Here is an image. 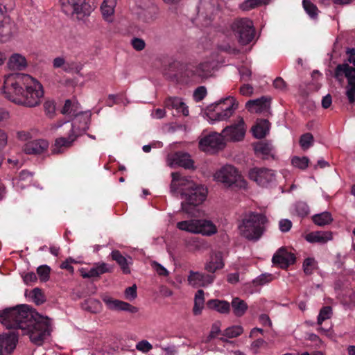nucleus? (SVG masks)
<instances>
[{"label": "nucleus", "mask_w": 355, "mask_h": 355, "mask_svg": "<svg viewBox=\"0 0 355 355\" xmlns=\"http://www.w3.org/2000/svg\"><path fill=\"white\" fill-rule=\"evenodd\" d=\"M266 343L265 340L262 338L255 340L251 343L250 349L254 354L259 353V349Z\"/></svg>", "instance_id": "4d7b16f0"}, {"label": "nucleus", "mask_w": 355, "mask_h": 355, "mask_svg": "<svg viewBox=\"0 0 355 355\" xmlns=\"http://www.w3.org/2000/svg\"><path fill=\"white\" fill-rule=\"evenodd\" d=\"M187 279L189 285L193 287H205L214 282L215 275L191 270Z\"/></svg>", "instance_id": "dca6fc26"}, {"label": "nucleus", "mask_w": 355, "mask_h": 355, "mask_svg": "<svg viewBox=\"0 0 355 355\" xmlns=\"http://www.w3.org/2000/svg\"><path fill=\"white\" fill-rule=\"evenodd\" d=\"M32 297L37 304H40L44 302V296L40 288H35L33 290Z\"/></svg>", "instance_id": "13d9d810"}, {"label": "nucleus", "mask_w": 355, "mask_h": 355, "mask_svg": "<svg viewBox=\"0 0 355 355\" xmlns=\"http://www.w3.org/2000/svg\"><path fill=\"white\" fill-rule=\"evenodd\" d=\"M24 282L26 284H31L37 281V276L33 272H30L23 276Z\"/></svg>", "instance_id": "338daca9"}, {"label": "nucleus", "mask_w": 355, "mask_h": 355, "mask_svg": "<svg viewBox=\"0 0 355 355\" xmlns=\"http://www.w3.org/2000/svg\"><path fill=\"white\" fill-rule=\"evenodd\" d=\"M249 178L261 187H267L275 180L273 171L264 168H254L249 171Z\"/></svg>", "instance_id": "4468645a"}, {"label": "nucleus", "mask_w": 355, "mask_h": 355, "mask_svg": "<svg viewBox=\"0 0 355 355\" xmlns=\"http://www.w3.org/2000/svg\"><path fill=\"white\" fill-rule=\"evenodd\" d=\"M214 179L226 187L245 189L247 182L238 170L232 165H225L214 175Z\"/></svg>", "instance_id": "39448f33"}, {"label": "nucleus", "mask_w": 355, "mask_h": 355, "mask_svg": "<svg viewBox=\"0 0 355 355\" xmlns=\"http://www.w3.org/2000/svg\"><path fill=\"white\" fill-rule=\"evenodd\" d=\"M168 162L171 166H179L188 169L193 168V162L187 153L177 152L168 157Z\"/></svg>", "instance_id": "6ab92c4d"}, {"label": "nucleus", "mask_w": 355, "mask_h": 355, "mask_svg": "<svg viewBox=\"0 0 355 355\" xmlns=\"http://www.w3.org/2000/svg\"><path fill=\"white\" fill-rule=\"evenodd\" d=\"M6 8L0 4V42H8L15 33V24L6 15Z\"/></svg>", "instance_id": "f8f14e48"}, {"label": "nucleus", "mask_w": 355, "mask_h": 355, "mask_svg": "<svg viewBox=\"0 0 355 355\" xmlns=\"http://www.w3.org/2000/svg\"><path fill=\"white\" fill-rule=\"evenodd\" d=\"M44 108L46 116L52 118L55 112V105L52 101H46L44 104Z\"/></svg>", "instance_id": "864d4df0"}, {"label": "nucleus", "mask_w": 355, "mask_h": 355, "mask_svg": "<svg viewBox=\"0 0 355 355\" xmlns=\"http://www.w3.org/2000/svg\"><path fill=\"white\" fill-rule=\"evenodd\" d=\"M239 74L242 80H248L251 77L252 71L246 67H241L239 69Z\"/></svg>", "instance_id": "680f3d73"}, {"label": "nucleus", "mask_w": 355, "mask_h": 355, "mask_svg": "<svg viewBox=\"0 0 355 355\" xmlns=\"http://www.w3.org/2000/svg\"><path fill=\"white\" fill-rule=\"evenodd\" d=\"M216 8L211 0H202L198 8V18L205 19V26H208Z\"/></svg>", "instance_id": "412c9836"}, {"label": "nucleus", "mask_w": 355, "mask_h": 355, "mask_svg": "<svg viewBox=\"0 0 355 355\" xmlns=\"http://www.w3.org/2000/svg\"><path fill=\"white\" fill-rule=\"evenodd\" d=\"M6 65L11 71H23L28 67V62L24 55L14 53L9 57Z\"/></svg>", "instance_id": "a878e982"}, {"label": "nucleus", "mask_w": 355, "mask_h": 355, "mask_svg": "<svg viewBox=\"0 0 355 355\" xmlns=\"http://www.w3.org/2000/svg\"><path fill=\"white\" fill-rule=\"evenodd\" d=\"M254 150L257 155L261 156L263 159L274 157L275 150L270 144L259 142L254 145Z\"/></svg>", "instance_id": "7c9ffc66"}, {"label": "nucleus", "mask_w": 355, "mask_h": 355, "mask_svg": "<svg viewBox=\"0 0 355 355\" xmlns=\"http://www.w3.org/2000/svg\"><path fill=\"white\" fill-rule=\"evenodd\" d=\"M78 103H73L71 100H67L62 109L61 112L63 114H72L73 115L76 114V112L78 108Z\"/></svg>", "instance_id": "a18cd8bd"}, {"label": "nucleus", "mask_w": 355, "mask_h": 355, "mask_svg": "<svg viewBox=\"0 0 355 355\" xmlns=\"http://www.w3.org/2000/svg\"><path fill=\"white\" fill-rule=\"evenodd\" d=\"M78 137V135L73 132H70L68 130V136L60 137L55 140L54 144L52 146L51 153L53 154L62 153L65 150L71 148L73 142Z\"/></svg>", "instance_id": "f3484780"}, {"label": "nucleus", "mask_w": 355, "mask_h": 355, "mask_svg": "<svg viewBox=\"0 0 355 355\" xmlns=\"http://www.w3.org/2000/svg\"><path fill=\"white\" fill-rule=\"evenodd\" d=\"M103 302L107 304V309H115L116 311H132L131 306L121 301L112 300L109 297H105L103 299Z\"/></svg>", "instance_id": "f704fd0d"}, {"label": "nucleus", "mask_w": 355, "mask_h": 355, "mask_svg": "<svg viewBox=\"0 0 355 355\" xmlns=\"http://www.w3.org/2000/svg\"><path fill=\"white\" fill-rule=\"evenodd\" d=\"M111 257L120 266L123 273H130L129 265L131 264V258H129L130 261H128L119 250H113L111 252Z\"/></svg>", "instance_id": "473e14b6"}, {"label": "nucleus", "mask_w": 355, "mask_h": 355, "mask_svg": "<svg viewBox=\"0 0 355 355\" xmlns=\"http://www.w3.org/2000/svg\"><path fill=\"white\" fill-rule=\"evenodd\" d=\"M213 73L214 65L213 63L209 61L202 62L197 65L191 66L188 67L186 71L187 76L201 80L212 76Z\"/></svg>", "instance_id": "ddd939ff"}, {"label": "nucleus", "mask_w": 355, "mask_h": 355, "mask_svg": "<svg viewBox=\"0 0 355 355\" xmlns=\"http://www.w3.org/2000/svg\"><path fill=\"white\" fill-rule=\"evenodd\" d=\"M151 266L153 269L159 275L161 276H168V271L161 264L158 263L156 261H153L151 263Z\"/></svg>", "instance_id": "5fc2aeb1"}, {"label": "nucleus", "mask_w": 355, "mask_h": 355, "mask_svg": "<svg viewBox=\"0 0 355 355\" xmlns=\"http://www.w3.org/2000/svg\"><path fill=\"white\" fill-rule=\"evenodd\" d=\"M232 306L234 311H246L248 309L247 303L239 297L232 300Z\"/></svg>", "instance_id": "8fccbe9b"}, {"label": "nucleus", "mask_w": 355, "mask_h": 355, "mask_svg": "<svg viewBox=\"0 0 355 355\" xmlns=\"http://www.w3.org/2000/svg\"><path fill=\"white\" fill-rule=\"evenodd\" d=\"M268 219L263 214L249 212L244 215L238 225L239 234L248 241H257L265 231Z\"/></svg>", "instance_id": "20e7f679"}, {"label": "nucleus", "mask_w": 355, "mask_h": 355, "mask_svg": "<svg viewBox=\"0 0 355 355\" xmlns=\"http://www.w3.org/2000/svg\"><path fill=\"white\" fill-rule=\"evenodd\" d=\"M317 268V261L313 258H306L303 263L304 272L306 275H311Z\"/></svg>", "instance_id": "49530a36"}, {"label": "nucleus", "mask_w": 355, "mask_h": 355, "mask_svg": "<svg viewBox=\"0 0 355 355\" xmlns=\"http://www.w3.org/2000/svg\"><path fill=\"white\" fill-rule=\"evenodd\" d=\"M272 280L271 275H266L263 274L259 276L255 280L254 282L258 285H263L266 283H268Z\"/></svg>", "instance_id": "0e129e2a"}, {"label": "nucleus", "mask_w": 355, "mask_h": 355, "mask_svg": "<svg viewBox=\"0 0 355 355\" xmlns=\"http://www.w3.org/2000/svg\"><path fill=\"white\" fill-rule=\"evenodd\" d=\"M270 129L269 121L266 119H260L257 121L256 125L252 128L253 135L258 139L263 138Z\"/></svg>", "instance_id": "2f4dec72"}, {"label": "nucleus", "mask_w": 355, "mask_h": 355, "mask_svg": "<svg viewBox=\"0 0 355 355\" xmlns=\"http://www.w3.org/2000/svg\"><path fill=\"white\" fill-rule=\"evenodd\" d=\"M171 176V192L173 195L180 193L181 198L185 199V202L181 203L182 210L187 214H191L193 211L191 207L198 206L205 200L206 189L196 184L189 178L181 177L178 173H173Z\"/></svg>", "instance_id": "7ed1b4c3"}, {"label": "nucleus", "mask_w": 355, "mask_h": 355, "mask_svg": "<svg viewBox=\"0 0 355 355\" xmlns=\"http://www.w3.org/2000/svg\"><path fill=\"white\" fill-rule=\"evenodd\" d=\"M347 66H342L339 69L345 68L347 69L346 78L347 80V85L345 87V95L349 103L353 104L355 103V70L349 69Z\"/></svg>", "instance_id": "393cba45"}, {"label": "nucleus", "mask_w": 355, "mask_h": 355, "mask_svg": "<svg viewBox=\"0 0 355 355\" xmlns=\"http://www.w3.org/2000/svg\"><path fill=\"white\" fill-rule=\"evenodd\" d=\"M313 222L318 226H324L331 223L333 220L331 214L328 211L315 214L312 217Z\"/></svg>", "instance_id": "58836bf2"}, {"label": "nucleus", "mask_w": 355, "mask_h": 355, "mask_svg": "<svg viewBox=\"0 0 355 355\" xmlns=\"http://www.w3.org/2000/svg\"><path fill=\"white\" fill-rule=\"evenodd\" d=\"M232 29L239 43L243 45L249 44L254 37L253 23L249 19L244 18L235 20L232 24Z\"/></svg>", "instance_id": "1a4fd4ad"}, {"label": "nucleus", "mask_w": 355, "mask_h": 355, "mask_svg": "<svg viewBox=\"0 0 355 355\" xmlns=\"http://www.w3.org/2000/svg\"><path fill=\"white\" fill-rule=\"evenodd\" d=\"M313 143V137L311 133L302 135L300 139V144L303 150L309 149Z\"/></svg>", "instance_id": "de8ad7c7"}, {"label": "nucleus", "mask_w": 355, "mask_h": 355, "mask_svg": "<svg viewBox=\"0 0 355 355\" xmlns=\"http://www.w3.org/2000/svg\"><path fill=\"white\" fill-rule=\"evenodd\" d=\"M254 89L252 85L245 84L240 87V93L243 96H249L253 94Z\"/></svg>", "instance_id": "69168bd1"}, {"label": "nucleus", "mask_w": 355, "mask_h": 355, "mask_svg": "<svg viewBox=\"0 0 355 355\" xmlns=\"http://www.w3.org/2000/svg\"><path fill=\"white\" fill-rule=\"evenodd\" d=\"M291 163L295 168L301 170L306 169L309 163V159L307 157H294L291 159Z\"/></svg>", "instance_id": "37998d69"}, {"label": "nucleus", "mask_w": 355, "mask_h": 355, "mask_svg": "<svg viewBox=\"0 0 355 355\" xmlns=\"http://www.w3.org/2000/svg\"><path fill=\"white\" fill-rule=\"evenodd\" d=\"M207 95V89L204 86L198 87L193 93V97L196 101H200Z\"/></svg>", "instance_id": "6e6d98bb"}, {"label": "nucleus", "mask_w": 355, "mask_h": 355, "mask_svg": "<svg viewBox=\"0 0 355 355\" xmlns=\"http://www.w3.org/2000/svg\"><path fill=\"white\" fill-rule=\"evenodd\" d=\"M207 309L214 311H229L230 303L225 300H211L207 303Z\"/></svg>", "instance_id": "4c0bfd02"}, {"label": "nucleus", "mask_w": 355, "mask_h": 355, "mask_svg": "<svg viewBox=\"0 0 355 355\" xmlns=\"http://www.w3.org/2000/svg\"><path fill=\"white\" fill-rule=\"evenodd\" d=\"M131 44L133 48L137 51H141L145 48V42L140 38H134L132 40Z\"/></svg>", "instance_id": "052dcab7"}, {"label": "nucleus", "mask_w": 355, "mask_h": 355, "mask_svg": "<svg viewBox=\"0 0 355 355\" xmlns=\"http://www.w3.org/2000/svg\"><path fill=\"white\" fill-rule=\"evenodd\" d=\"M161 349L165 352V355H178V351L175 345H168L161 347Z\"/></svg>", "instance_id": "774afa93"}, {"label": "nucleus", "mask_w": 355, "mask_h": 355, "mask_svg": "<svg viewBox=\"0 0 355 355\" xmlns=\"http://www.w3.org/2000/svg\"><path fill=\"white\" fill-rule=\"evenodd\" d=\"M137 18L142 23L150 24L156 19L157 15L153 10H143L138 12Z\"/></svg>", "instance_id": "ea45409f"}, {"label": "nucleus", "mask_w": 355, "mask_h": 355, "mask_svg": "<svg viewBox=\"0 0 355 355\" xmlns=\"http://www.w3.org/2000/svg\"><path fill=\"white\" fill-rule=\"evenodd\" d=\"M49 146V143L46 139H35L27 142L23 147L25 153L29 155H40L46 152Z\"/></svg>", "instance_id": "aec40b11"}, {"label": "nucleus", "mask_w": 355, "mask_h": 355, "mask_svg": "<svg viewBox=\"0 0 355 355\" xmlns=\"http://www.w3.org/2000/svg\"><path fill=\"white\" fill-rule=\"evenodd\" d=\"M224 266L222 252H214L210 254L209 259L206 262L205 270L213 275L218 270L223 268Z\"/></svg>", "instance_id": "5701e85b"}, {"label": "nucleus", "mask_w": 355, "mask_h": 355, "mask_svg": "<svg viewBox=\"0 0 355 355\" xmlns=\"http://www.w3.org/2000/svg\"><path fill=\"white\" fill-rule=\"evenodd\" d=\"M204 291L202 290H198L195 295L194 307L193 311H202L204 309Z\"/></svg>", "instance_id": "c03bdc74"}, {"label": "nucleus", "mask_w": 355, "mask_h": 355, "mask_svg": "<svg viewBox=\"0 0 355 355\" xmlns=\"http://www.w3.org/2000/svg\"><path fill=\"white\" fill-rule=\"evenodd\" d=\"M125 295L127 299H135L137 297V286L133 285L128 287L125 291Z\"/></svg>", "instance_id": "e2e57ef3"}, {"label": "nucleus", "mask_w": 355, "mask_h": 355, "mask_svg": "<svg viewBox=\"0 0 355 355\" xmlns=\"http://www.w3.org/2000/svg\"><path fill=\"white\" fill-rule=\"evenodd\" d=\"M53 67L55 69L62 68L67 73H71L77 69V67L73 62H68L62 56L56 57L53 59Z\"/></svg>", "instance_id": "72a5a7b5"}, {"label": "nucleus", "mask_w": 355, "mask_h": 355, "mask_svg": "<svg viewBox=\"0 0 355 355\" xmlns=\"http://www.w3.org/2000/svg\"><path fill=\"white\" fill-rule=\"evenodd\" d=\"M305 239L309 243H325L333 239L332 232L329 231H316L307 234Z\"/></svg>", "instance_id": "c85d7f7f"}, {"label": "nucleus", "mask_w": 355, "mask_h": 355, "mask_svg": "<svg viewBox=\"0 0 355 355\" xmlns=\"http://www.w3.org/2000/svg\"><path fill=\"white\" fill-rule=\"evenodd\" d=\"M17 336L14 333L0 335V355H10L16 347Z\"/></svg>", "instance_id": "a211bd4d"}, {"label": "nucleus", "mask_w": 355, "mask_h": 355, "mask_svg": "<svg viewBox=\"0 0 355 355\" xmlns=\"http://www.w3.org/2000/svg\"><path fill=\"white\" fill-rule=\"evenodd\" d=\"M348 61H349V62L353 64L354 67H350L347 63H343V64H338L336 67V70H335V77L338 80H341V77L343 76H345L346 77V73H347V72H346L347 69L345 68H342L341 69H339L340 67L345 65V66L348 67L347 68H349V69L350 70L351 69L355 70V55L354 57H349Z\"/></svg>", "instance_id": "a19ab883"}, {"label": "nucleus", "mask_w": 355, "mask_h": 355, "mask_svg": "<svg viewBox=\"0 0 355 355\" xmlns=\"http://www.w3.org/2000/svg\"><path fill=\"white\" fill-rule=\"evenodd\" d=\"M270 99L266 97L250 100L246 103L247 109L252 113H264L269 110Z\"/></svg>", "instance_id": "b1692460"}, {"label": "nucleus", "mask_w": 355, "mask_h": 355, "mask_svg": "<svg viewBox=\"0 0 355 355\" xmlns=\"http://www.w3.org/2000/svg\"><path fill=\"white\" fill-rule=\"evenodd\" d=\"M177 227L182 231L203 236H211L217 233L216 226L209 220L191 219L177 223Z\"/></svg>", "instance_id": "0eeeda50"}, {"label": "nucleus", "mask_w": 355, "mask_h": 355, "mask_svg": "<svg viewBox=\"0 0 355 355\" xmlns=\"http://www.w3.org/2000/svg\"><path fill=\"white\" fill-rule=\"evenodd\" d=\"M62 11L67 15L78 20L89 16L94 7L91 0H60Z\"/></svg>", "instance_id": "423d86ee"}, {"label": "nucleus", "mask_w": 355, "mask_h": 355, "mask_svg": "<svg viewBox=\"0 0 355 355\" xmlns=\"http://www.w3.org/2000/svg\"><path fill=\"white\" fill-rule=\"evenodd\" d=\"M295 261V255L284 248H280L272 257V262L279 264L282 268H286L289 265L294 263Z\"/></svg>", "instance_id": "4be33fe9"}, {"label": "nucleus", "mask_w": 355, "mask_h": 355, "mask_svg": "<svg viewBox=\"0 0 355 355\" xmlns=\"http://www.w3.org/2000/svg\"><path fill=\"white\" fill-rule=\"evenodd\" d=\"M279 227L282 232H287L292 227V222L288 219H282L279 222Z\"/></svg>", "instance_id": "bf43d9fd"}, {"label": "nucleus", "mask_w": 355, "mask_h": 355, "mask_svg": "<svg viewBox=\"0 0 355 355\" xmlns=\"http://www.w3.org/2000/svg\"><path fill=\"white\" fill-rule=\"evenodd\" d=\"M295 211L300 217H304L309 212V206L306 202H298L295 205Z\"/></svg>", "instance_id": "09e8293b"}, {"label": "nucleus", "mask_w": 355, "mask_h": 355, "mask_svg": "<svg viewBox=\"0 0 355 355\" xmlns=\"http://www.w3.org/2000/svg\"><path fill=\"white\" fill-rule=\"evenodd\" d=\"M225 146V141L222 132H211L202 137L199 140V148L205 152H211L223 149Z\"/></svg>", "instance_id": "9b49d317"}, {"label": "nucleus", "mask_w": 355, "mask_h": 355, "mask_svg": "<svg viewBox=\"0 0 355 355\" xmlns=\"http://www.w3.org/2000/svg\"><path fill=\"white\" fill-rule=\"evenodd\" d=\"M246 125L243 117L238 116L234 122L226 126L222 131L225 141H239L245 135Z\"/></svg>", "instance_id": "9d476101"}, {"label": "nucleus", "mask_w": 355, "mask_h": 355, "mask_svg": "<svg viewBox=\"0 0 355 355\" xmlns=\"http://www.w3.org/2000/svg\"><path fill=\"white\" fill-rule=\"evenodd\" d=\"M136 349L143 353H147L153 349V345L146 340H142L137 343Z\"/></svg>", "instance_id": "603ef678"}, {"label": "nucleus", "mask_w": 355, "mask_h": 355, "mask_svg": "<svg viewBox=\"0 0 355 355\" xmlns=\"http://www.w3.org/2000/svg\"><path fill=\"white\" fill-rule=\"evenodd\" d=\"M2 89L6 98L10 101L31 107L38 105L44 96L40 83L25 73L6 76Z\"/></svg>", "instance_id": "f257e3e1"}, {"label": "nucleus", "mask_w": 355, "mask_h": 355, "mask_svg": "<svg viewBox=\"0 0 355 355\" xmlns=\"http://www.w3.org/2000/svg\"><path fill=\"white\" fill-rule=\"evenodd\" d=\"M0 322L7 329H20L33 343L40 345L51 331L50 320L39 312H0Z\"/></svg>", "instance_id": "f03ea898"}, {"label": "nucleus", "mask_w": 355, "mask_h": 355, "mask_svg": "<svg viewBox=\"0 0 355 355\" xmlns=\"http://www.w3.org/2000/svg\"><path fill=\"white\" fill-rule=\"evenodd\" d=\"M165 106L167 108L175 109L178 112L184 116L189 114L188 107L183 102L182 98L177 97H169L165 101Z\"/></svg>", "instance_id": "c756f323"}, {"label": "nucleus", "mask_w": 355, "mask_h": 355, "mask_svg": "<svg viewBox=\"0 0 355 355\" xmlns=\"http://www.w3.org/2000/svg\"><path fill=\"white\" fill-rule=\"evenodd\" d=\"M91 113L89 112H81L75 114L72 123L69 125L70 132H73L79 137L83 132L89 128Z\"/></svg>", "instance_id": "2eb2a0df"}, {"label": "nucleus", "mask_w": 355, "mask_h": 355, "mask_svg": "<svg viewBox=\"0 0 355 355\" xmlns=\"http://www.w3.org/2000/svg\"><path fill=\"white\" fill-rule=\"evenodd\" d=\"M243 331L241 326H232L227 328L223 333V336L229 338H236L240 336Z\"/></svg>", "instance_id": "79ce46f5"}, {"label": "nucleus", "mask_w": 355, "mask_h": 355, "mask_svg": "<svg viewBox=\"0 0 355 355\" xmlns=\"http://www.w3.org/2000/svg\"><path fill=\"white\" fill-rule=\"evenodd\" d=\"M81 276L83 278H92L99 277L101 275L110 272L108 265L104 262H99L94 264L89 270L81 268L80 270Z\"/></svg>", "instance_id": "bb28decb"}, {"label": "nucleus", "mask_w": 355, "mask_h": 355, "mask_svg": "<svg viewBox=\"0 0 355 355\" xmlns=\"http://www.w3.org/2000/svg\"><path fill=\"white\" fill-rule=\"evenodd\" d=\"M37 272L40 276V279L43 282H46L49 279L50 268L46 265L41 266L37 268Z\"/></svg>", "instance_id": "3c124183"}, {"label": "nucleus", "mask_w": 355, "mask_h": 355, "mask_svg": "<svg viewBox=\"0 0 355 355\" xmlns=\"http://www.w3.org/2000/svg\"><path fill=\"white\" fill-rule=\"evenodd\" d=\"M270 0H245L239 5V8L243 11H248L252 9L266 5Z\"/></svg>", "instance_id": "e433bc0d"}, {"label": "nucleus", "mask_w": 355, "mask_h": 355, "mask_svg": "<svg viewBox=\"0 0 355 355\" xmlns=\"http://www.w3.org/2000/svg\"><path fill=\"white\" fill-rule=\"evenodd\" d=\"M238 103L232 96L220 100L216 103L214 112L207 114L209 121L214 123L216 121L228 120L238 108Z\"/></svg>", "instance_id": "6e6552de"}, {"label": "nucleus", "mask_w": 355, "mask_h": 355, "mask_svg": "<svg viewBox=\"0 0 355 355\" xmlns=\"http://www.w3.org/2000/svg\"><path fill=\"white\" fill-rule=\"evenodd\" d=\"M117 0H103L101 7V12L103 19L107 23H112L114 20L115 8Z\"/></svg>", "instance_id": "cd10ccee"}, {"label": "nucleus", "mask_w": 355, "mask_h": 355, "mask_svg": "<svg viewBox=\"0 0 355 355\" xmlns=\"http://www.w3.org/2000/svg\"><path fill=\"white\" fill-rule=\"evenodd\" d=\"M302 6L304 11L311 19H318L320 10L311 0H302Z\"/></svg>", "instance_id": "c9c22d12"}]
</instances>
